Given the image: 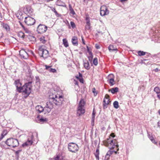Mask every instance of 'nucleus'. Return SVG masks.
<instances>
[{"label":"nucleus","mask_w":160,"mask_h":160,"mask_svg":"<svg viewBox=\"0 0 160 160\" xmlns=\"http://www.w3.org/2000/svg\"><path fill=\"white\" fill-rule=\"evenodd\" d=\"M154 91L158 94L160 93V89L158 87H156L154 88Z\"/></svg>","instance_id":"2f4dec72"},{"label":"nucleus","mask_w":160,"mask_h":160,"mask_svg":"<svg viewBox=\"0 0 160 160\" xmlns=\"http://www.w3.org/2000/svg\"><path fill=\"white\" fill-rule=\"evenodd\" d=\"M111 91L112 93L114 94L115 93L117 92L118 91V88L117 87L112 88L111 89L109 90V91Z\"/></svg>","instance_id":"bb28decb"},{"label":"nucleus","mask_w":160,"mask_h":160,"mask_svg":"<svg viewBox=\"0 0 160 160\" xmlns=\"http://www.w3.org/2000/svg\"><path fill=\"white\" fill-rule=\"evenodd\" d=\"M110 159V156L108 155H106L104 160H109Z\"/></svg>","instance_id":"c03bdc74"},{"label":"nucleus","mask_w":160,"mask_h":160,"mask_svg":"<svg viewBox=\"0 0 160 160\" xmlns=\"http://www.w3.org/2000/svg\"><path fill=\"white\" fill-rule=\"evenodd\" d=\"M16 16L18 19L21 20L23 18V14L21 11H18L16 14Z\"/></svg>","instance_id":"4be33fe9"},{"label":"nucleus","mask_w":160,"mask_h":160,"mask_svg":"<svg viewBox=\"0 0 160 160\" xmlns=\"http://www.w3.org/2000/svg\"><path fill=\"white\" fill-rule=\"evenodd\" d=\"M148 138L152 142L155 143V141L153 137L152 136H150V135H148Z\"/></svg>","instance_id":"ea45409f"},{"label":"nucleus","mask_w":160,"mask_h":160,"mask_svg":"<svg viewBox=\"0 0 160 160\" xmlns=\"http://www.w3.org/2000/svg\"><path fill=\"white\" fill-rule=\"evenodd\" d=\"M113 151H111L109 150L107 152L106 154L110 157V156L113 153Z\"/></svg>","instance_id":"58836bf2"},{"label":"nucleus","mask_w":160,"mask_h":160,"mask_svg":"<svg viewBox=\"0 0 160 160\" xmlns=\"http://www.w3.org/2000/svg\"><path fill=\"white\" fill-rule=\"evenodd\" d=\"M63 43L64 46L65 47H67L68 46V41L66 39L64 38L63 39Z\"/></svg>","instance_id":"7c9ffc66"},{"label":"nucleus","mask_w":160,"mask_h":160,"mask_svg":"<svg viewBox=\"0 0 160 160\" xmlns=\"http://www.w3.org/2000/svg\"><path fill=\"white\" fill-rule=\"evenodd\" d=\"M69 11H70V13L72 14L73 15H75V13L70 4L69 5Z\"/></svg>","instance_id":"c85d7f7f"},{"label":"nucleus","mask_w":160,"mask_h":160,"mask_svg":"<svg viewBox=\"0 0 160 160\" xmlns=\"http://www.w3.org/2000/svg\"><path fill=\"white\" fill-rule=\"evenodd\" d=\"M19 23H20V25L23 28V29H25V27L22 24V23L20 22H19Z\"/></svg>","instance_id":"603ef678"},{"label":"nucleus","mask_w":160,"mask_h":160,"mask_svg":"<svg viewBox=\"0 0 160 160\" xmlns=\"http://www.w3.org/2000/svg\"><path fill=\"white\" fill-rule=\"evenodd\" d=\"M5 143L8 146L13 148L18 147L19 144L18 139L14 138H10L8 139L6 141Z\"/></svg>","instance_id":"20e7f679"},{"label":"nucleus","mask_w":160,"mask_h":160,"mask_svg":"<svg viewBox=\"0 0 160 160\" xmlns=\"http://www.w3.org/2000/svg\"><path fill=\"white\" fill-rule=\"evenodd\" d=\"M103 143L106 146L108 147L110 149H113L116 147L118 148L117 151L119 150V146L115 139L113 140L112 138L110 137L104 141Z\"/></svg>","instance_id":"7ed1b4c3"},{"label":"nucleus","mask_w":160,"mask_h":160,"mask_svg":"<svg viewBox=\"0 0 160 160\" xmlns=\"http://www.w3.org/2000/svg\"><path fill=\"white\" fill-rule=\"evenodd\" d=\"M45 67L46 69L48 71L50 72L54 73L57 72V71L55 69L51 68V66L46 65Z\"/></svg>","instance_id":"f3484780"},{"label":"nucleus","mask_w":160,"mask_h":160,"mask_svg":"<svg viewBox=\"0 0 160 160\" xmlns=\"http://www.w3.org/2000/svg\"><path fill=\"white\" fill-rule=\"evenodd\" d=\"M63 98L62 95L58 94L50 93L49 96V100L43 108V112L44 114H48L53 107V104L57 106L61 105L63 103Z\"/></svg>","instance_id":"f257e3e1"},{"label":"nucleus","mask_w":160,"mask_h":160,"mask_svg":"<svg viewBox=\"0 0 160 160\" xmlns=\"http://www.w3.org/2000/svg\"><path fill=\"white\" fill-rule=\"evenodd\" d=\"M108 79H109V83L110 84V85L111 86L113 85L114 84V75L113 74H110L108 77Z\"/></svg>","instance_id":"dca6fc26"},{"label":"nucleus","mask_w":160,"mask_h":160,"mask_svg":"<svg viewBox=\"0 0 160 160\" xmlns=\"http://www.w3.org/2000/svg\"><path fill=\"white\" fill-rule=\"evenodd\" d=\"M99 149H97L95 152L94 153V155L96 158V159L97 160H99Z\"/></svg>","instance_id":"c756f323"},{"label":"nucleus","mask_w":160,"mask_h":160,"mask_svg":"<svg viewBox=\"0 0 160 160\" xmlns=\"http://www.w3.org/2000/svg\"><path fill=\"white\" fill-rule=\"evenodd\" d=\"M96 112H95V108H94L93 110V112L92 113V125H94V122L95 120V115Z\"/></svg>","instance_id":"393cba45"},{"label":"nucleus","mask_w":160,"mask_h":160,"mask_svg":"<svg viewBox=\"0 0 160 160\" xmlns=\"http://www.w3.org/2000/svg\"><path fill=\"white\" fill-rule=\"evenodd\" d=\"M86 20L87 24L85 26V29L86 30H89L90 29V23L89 21V15L88 14L86 15Z\"/></svg>","instance_id":"4468645a"},{"label":"nucleus","mask_w":160,"mask_h":160,"mask_svg":"<svg viewBox=\"0 0 160 160\" xmlns=\"http://www.w3.org/2000/svg\"><path fill=\"white\" fill-rule=\"evenodd\" d=\"M40 41L43 43H45L46 42V40L45 39L44 37H41L40 38Z\"/></svg>","instance_id":"e433bc0d"},{"label":"nucleus","mask_w":160,"mask_h":160,"mask_svg":"<svg viewBox=\"0 0 160 160\" xmlns=\"http://www.w3.org/2000/svg\"><path fill=\"white\" fill-rule=\"evenodd\" d=\"M70 24L71 25V26L72 27V28H75L76 25H75V23L73 22H70Z\"/></svg>","instance_id":"79ce46f5"},{"label":"nucleus","mask_w":160,"mask_h":160,"mask_svg":"<svg viewBox=\"0 0 160 160\" xmlns=\"http://www.w3.org/2000/svg\"><path fill=\"white\" fill-rule=\"evenodd\" d=\"M113 107L116 109L118 108V102L117 101H115L113 103Z\"/></svg>","instance_id":"473e14b6"},{"label":"nucleus","mask_w":160,"mask_h":160,"mask_svg":"<svg viewBox=\"0 0 160 160\" xmlns=\"http://www.w3.org/2000/svg\"><path fill=\"white\" fill-rule=\"evenodd\" d=\"M109 98V96L108 95L106 94L103 101V107L104 108H107V105L110 102Z\"/></svg>","instance_id":"f8f14e48"},{"label":"nucleus","mask_w":160,"mask_h":160,"mask_svg":"<svg viewBox=\"0 0 160 160\" xmlns=\"http://www.w3.org/2000/svg\"><path fill=\"white\" fill-rule=\"evenodd\" d=\"M26 10V12L31 14L32 12L33 9L31 8V7L28 6L26 7L25 10Z\"/></svg>","instance_id":"b1692460"},{"label":"nucleus","mask_w":160,"mask_h":160,"mask_svg":"<svg viewBox=\"0 0 160 160\" xmlns=\"http://www.w3.org/2000/svg\"><path fill=\"white\" fill-rule=\"evenodd\" d=\"M146 53L148 54V57H149L150 56L151 57V54L149 53H148V52H144L143 51H138V53L139 56H143V55H145L146 54Z\"/></svg>","instance_id":"412c9836"},{"label":"nucleus","mask_w":160,"mask_h":160,"mask_svg":"<svg viewBox=\"0 0 160 160\" xmlns=\"http://www.w3.org/2000/svg\"><path fill=\"white\" fill-rule=\"evenodd\" d=\"M18 35L20 36V37L22 38H24V34L22 32H20Z\"/></svg>","instance_id":"a19ab883"},{"label":"nucleus","mask_w":160,"mask_h":160,"mask_svg":"<svg viewBox=\"0 0 160 160\" xmlns=\"http://www.w3.org/2000/svg\"><path fill=\"white\" fill-rule=\"evenodd\" d=\"M18 91L19 92H23L26 94L24 97L26 98L30 94L31 92V82H29L28 83H25L22 87H21V83L19 80L15 81L14 82Z\"/></svg>","instance_id":"f03ea898"},{"label":"nucleus","mask_w":160,"mask_h":160,"mask_svg":"<svg viewBox=\"0 0 160 160\" xmlns=\"http://www.w3.org/2000/svg\"><path fill=\"white\" fill-rule=\"evenodd\" d=\"M85 102L84 100L81 99L79 102L77 111V116H80L84 113L85 111L84 108Z\"/></svg>","instance_id":"39448f33"},{"label":"nucleus","mask_w":160,"mask_h":160,"mask_svg":"<svg viewBox=\"0 0 160 160\" xmlns=\"http://www.w3.org/2000/svg\"><path fill=\"white\" fill-rule=\"evenodd\" d=\"M88 60L89 61H90V56H88Z\"/></svg>","instance_id":"0e129e2a"},{"label":"nucleus","mask_w":160,"mask_h":160,"mask_svg":"<svg viewBox=\"0 0 160 160\" xmlns=\"http://www.w3.org/2000/svg\"><path fill=\"white\" fill-rule=\"evenodd\" d=\"M39 120L41 122L43 123L47 122L48 119L46 118H44L42 117L41 118H39Z\"/></svg>","instance_id":"72a5a7b5"},{"label":"nucleus","mask_w":160,"mask_h":160,"mask_svg":"<svg viewBox=\"0 0 160 160\" xmlns=\"http://www.w3.org/2000/svg\"><path fill=\"white\" fill-rule=\"evenodd\" d=\"M115 152V154H117V151H113V152Z\"/></svg>","instance_id":"338daca9"},{"label":"nucleus","mask_w":160,"mask_h":160,"mask_svg":"<svg viewBox=\"0 0 160 160\" xmlns=\"http://www.w3.org/2000/svg\"><path fill=\"white\" fill-rule=\"evenodd\" d=\"M158 68H156L155 69V72H158Z\"/></svg>","instance_id":"680f3d73"},{"label":"nucleus","mask_w":160,"mask_h":160,"mask_svg":"<svg viewBox=\"0 0 160 160\" xmlns=\"http://www.w3.org/2000/svg\"><path fill=\"white\" fill-rule=\"evenodd\" d=\"M92 92L94 94V96H96L98 94V91L96 90L95 88H94L92 89Z\"/></svg>","instance_id":"c9c22d12"},{"label":"nucleus","mask_w":160,"mask_h":160,"mask_svg":"<svg viewBox=\"0 0 160 160\" xmlns=\"http://www.w3.org/2000/svg\"><path fill=\"white\" fill-rule=\"evenodd\" d=\"M3 28H4L6 31H10V27L9 25L6 23H3L2 24Z\"/></svg>","instance_id":"a878e982"},{"label":"nucleus","mask_w":160,"mask_h":160,"mask_svg":"<svg viewBox=\"0 0 160 160\" xmlns=\"http://www.w3.org/2000/svg\"><path fill=\"white\" fill-rule=\"evenodd\" d=\"M19 54L21 57L24 59H27L28 58V53L24 49H21L19 51Z\"/></svg>","instance_id":"ddd939ff"},{"label":"nucleus","mask_w":160,"mask_h":160,"mask_svg":"<svg viewBox=\"0 0 160 160\" xmlns=\"http://www.w3.org/2000/svg\"><path fill=\"white\" fill-rule=\"evenodd\" d=\"M78 74H79V75L78 76H76V78L77 79V78H82V75L81 73L80 72H79L78 73Z\"/></svg>","instance_id":"37998d69"},{"label":"nucleus","mask_w":160,"mask_h":160,"mask_svg":"<svg viewBox=\"0 0 160 160\" xmlns=\"http://www.w3.org/2000/svg\"><path fill=\"white\" fill-rule=\"evenodd\" d=\"M4 132H6V133L5 134V135L6 134V133H7V131H4L3 132V133H2V137H1V138H0V139H2V138H3V134L4 133Z\"/></svg>","instance_id":"09e8293b"},{"label":"nucleus","mask_w":160,"mask_h":160,"mask_svg":"<svg viewBox=\"0 0 160 160\" xmlns=\"http://www.w3.org/2000/svg\"><path fill=\"white\" fill-rule=\"evenodd\" d=\"M33 138V136L32 135L30 138H28L27 141L22 144V146L24 147L25 146H27L29 145H32V139Z\"/></svg>","instance_id":"2eb2a0df"},{"label":"nucleus","mask_w":160,"mask_h":160,"mask_svg":"<svg viewBox=\"0 0 160 160\" xmlns=\"http://www.w3.org/2000/svg\"><path fill=\"white\" fill-rule=\"evenodd\" d=\"M31 52H32V54L34 55V53H33V52L32 51H31Z\"/></svg>","instance_id":"774afa93"},{"label":"nucleus","mask_w":160,"mask_h":160,"mask_svg":"<svg viewBox=\"0 0 160 160\" xmlns=\"http://www.w3.org/2000/svg\"><path fill=\"white\" fill-rule=\"evenodd\" d=\"M47 29V26L43 24H40L37 28V31L38 33L42 34L46 32Z\"/></svg>","instance_id":"1a4fd4ad"},{"label":"nucleus","mask_w":160,"mask_h":160,"mask_svg":"<svg viewBox=\"0 0 160 160\" xmlns=\"http://www.w3.org/2000/svg\"><path fill=\"white\" fill-rule=\"evenodd\" d=\"M78 81H75V85H78Z\"/></svg>","instance_id":"bf43d9fd"},{"label":"nucleus","mask_w":160,"mask_h":160,"mask_svg":"<svg viewBox=\"0 0 160 160\" xmlns=\"http://www.w3.org/2000/svg\"><path fill=\"white\" fill-rule=\"evenodd\" d=\"M148 61V60L147 59H144L143 60V63L146 64V63L147 62V61Z\"/></svg>","instance_id":"5fc2aeb1"},{"label":"nucleus","mask_w":160,"mask_h":160,"mask_svg":"<svg viewBox=\"0 0 160 160\" xmlns=\"http://www.w3.org/2000/svg\"><path fill=\"white\" fill-rule=\"evenodd\" d=\"M72 42L74 46H77L78 45V38L76 37H73L72 39Z\"/></svg>","instance_id":"a211bd4d"},{"label":"nucleus","mask_w":160,"mask_h":160,"mask_svg":"<svg viewBox=\"0 0 160 160\" xmlns=\"http://www.w3.org/2000/svg\"><path fill=\"white\" fill-rule=\"evenodd\" d=\"M95 47L97 49H99L100 48V46L99 44H95Z\"/></svg>","instance_id":"de8ad7c7"},{"label":"nucleus","mask_w":160,"mask_h":160,"mask_svg":"<svg viewBox=\"0 0 160 160\" xmlns=\"http://www.w3.org/2000/svg\"><path fill=\"white\" fill-rule=\"evenodd\" d=\"M22 151V149H19L15 152V154L17 157L18 158L19 157V153Z\"/></svg>","instance_id":"4c0bfd02"},{"label":"nucleus","mask_w":160,"mask_h":160,"mask_svg":"<svg viewBox=\"0 0 160 160\" xmlns=\"http://www.w3.org/2000/svg\"><path fill=\"white\" fill-rule=\"evenodd\" d=\"M158 113L159 114V115H160V109H159L158 111Z\"/></svg>","instance_id":"69168bd1"},{"label":"nucleus","mask_w":160,"mask_h":160,"mask_svg":"<svg viewBox=\"0 0 160 160\" xmlns=\"http://www.w3.org/2000/svg\"><path fill=\"white\" fill-rule=\"evenodd\" d=\"M55 13L56 14V15L57 16L58 15V13L57 12L56 10L55 9H54V10H53Z\"/></svg>","instance_id":"864d4df0"},{"label":"nucleus","mask_w":160,"mask_h":160,"mask_svg":"<svg viewBox=\"0 0 160 160\" xmlns=\"http://www.w3.org/2000/svg\"><path fill=\"white\" fill-rule=\"evenodd\" d=\"M56 4L58 6H62L66 7V6L65 3L63 2L61 0H58L56 2Z\"/></svg>","instance_id":"6ab92c4d"},{"label":"nucleus","mask_w":160,"mask_h":160,"mask_svg":"<svg viewBox=\"0 0 160 160\" xmlns=\"http://www.w3.org/2000/svg\"><path fill=\"white\" fill-rule=\"evenodd\" d=\"M82 42H83V43L84 44H85V43H84V40L82 38Z\"/></svg>","instance_id":"e2e57ef3"},{"label":"nucleus","mask_w":160,"mask_h":160,"mask_svg":"<svg viewBox=\"0 0 160 160\" xmlns=\"http://www.w3.org/2000/svg\"><path fill=\"white\" fill-rule=\"evenodd\" d=\"M158 126L160 128V121L158 122Z\"/></svg>","instance_id":"4d7b16f0"},{"label":"nucleus","mask_w":160,"mask_h":160,"mask_svg":"<svg viewBox=\"0 0 160 160\" xmlns=\"http://www.w3.org/2000/svg\"><path fill=\"white\" fill-rule=\"evenodd\" d=\"M25 23L28 25H32L35 22V20L30 17H25Z\"/></svg>","instance_id":"9d476101"},{"label":"nucleus","mask_w":160,"mask_h":160,"mask_svg":"<svg viewBox=\"0 0 160 160\" xmlns=\"http://www.w3.org/2000/svg\"><path fill=\"white\" fill-rule=\"evenodd\" d=\"M78 80H79L80 82L82 83H83V79L82 78H77Z\"/></svg>","instance_id":"49530a36"},{"label":"nucleus","mask_w":160,"mask_h":160,"mask_svg":"<svg viewBox=\"0 0 160 160\" xmlns=\"http://www.w3.org/2000/svg\"><path fill=\"white\" fill-rule=\"evenodd\" d=\"M84 66L86 69H89L90 68L89 64L88 61H84Z\"/></svg>","instance_id":"cd10ccee"},{"label":"nucleus","mask_w":160,"mask_h":160,"mask_svg":"<svg viewBox=\"0 0 160 160\" xmlns=\"http://www.w3.org/2000/svg\"><path fill=\"white\" fill-rule=\"evenodd\" d=\"M24 29V30H25V32L27 33H29V30L27 29V28H25V29Z\"/></svg>","instance_id":"8fccbe9b"},{"label":"nucleus","mask_w":160,"mask_h":160,"mask_svg":"<svg viewBox=\"0 0 160 160\" xmlns=\"http://www.w3.org/2000/svg\"><path fill=\"white\" fill-rule=\"evenodd\" d=\"M93 63L94 65L96 66L98 64V58H94L93 61Z\"/></svg>","instance_id":"f704fd0d"},{"label":"nucleus","mask_w":160,"mask_h":160,"mask_svg":"<svg viewBox=\"0 0 160 160\" xmlns=\"http://www.w3.org/2000/svg\"><path fill=\"white\" fill-rule=\"evenodd\" d=\"M38 52L40 56L44 58H47L49 55L48 51L43 48L42 46L39 47Z\"/></svg>","instance_id":"0eeeda50"},{"label":"nucleus","mask_w":160,"mask_h":160,"mask_svg":"<svg viewBox=\"0 0 160 160\" xmlns=\"http://www.w3.org/2000/svg\"><path fill=\"white\" fill-rule=\"evenodd\" d=\"M159 26L160 25H157L155 27H153L151 29V32L152 33L153 36L160 39V28L159 27Z\"/></svg>","instance_id":"423d86ee"},{"label":"nucleus","mask_w":160,"mask_h":160,"mask_svg":"<svg viewBox=\"0 0 160 160\" xmlns=\"http://www.w3.org/2000/svg\"><path fill=\"white\" fill-rule=\"evenodd\" d=\"M109 13V11L107 8L105 6H102L100 8V15L103 16L108 15Z\"/></svg>","instance_id":"9b49d317"},{"label":"nucleus","mask_w":160,"mask_h":160,"mask_svg":"<svg viewBox=\"0 0 160 160\" xmlns=\"http://www.w3.org/2000/svg\"><path fill=\"white\" fill-rule=\"evenodd\" d=\"M62 158H61L60 156H57L55 158V160H62Z\"/></svg>","instance_id":"a18cd8bd"},{"label":"nucleus","mask_w":160,"mask_h":160,"mask_svg":"<svg viewBox=\"0 0 160 160\" xmlns=\"http://www.w3.org/2000/svg\"><path fill=\"white\" fill-rule=\"evenodd\" d=\"M68 149L70 151L75 152L78 150V147L77 144L74 143H70L68 145Z\"/></svg>","instance_id":"6e6552de"},{"label":"nucleus","mask_w":160,"mask_h":160,"mask_svg":"<svg viewBox=\"0 0 160 160\" xmlns=\"http://www.w3.org/2000/svg\"><path fill=\"white\" fill-rule=\"evenodd\" d=\"M87 50H88V53L90 55V50H89V48L88 46H87Z\"/></svg>","instance_id":"6e6d98bb"},{"label":"nucleus","mask_w":160,"mask_h":160,"mask_svg":"<svg viewBox=\"0 0 160 160\" xmlns=\"http://www.w3.org/2000/svg\"><path fill=\"white\" fill-rule=\"evenodd\" d=\"M157 96L158 98L160 99V92L157 94Z\"/></svg>","instance_id":"13d9d810"},{"label":"nucleus","mask_w":160,"mask_h":160,"mask_svg":"<svg viewBox=\"0 0 160 160\" xmlns=\"http://www.w3.org/2000/svg\"><path fill=\"white\" fill-rule=\"evenodd\" d=\"M110 136L112 138H114L115 136V135L114 133H112L110 135Z\"/></svg>","instance_id":"3c124183"},{"label":"nucleus","mask_w":160,"mask_h":160,"mask_svg":"<svg viewBox=\"0 0 160 160\" xmlns=\"http://www.w3.org/2000/svg\"><path fill=\"white\" fill-rule=\"evenodd\" d=\"M90 55H91V58H92L93 57L92 54V53L91 52Z\"/></svg>","instance_id":"052dcab7"},{"label":"nucleus","mask_w":160,"mask_h":160,"mask_svg":"<svg viewBox=\"0 0 160 160\" xmlns=\"http://www.w3.org/2000/svg\"><path fill=\"white\" fill-rule=\"evenodd\" d=\"M108 48L109 51L111 52H113L117 50V48L114 47L113 45H111L109 46Z\"/></svg>","instance_id":"5701e85b"},{"label":"nucleus","mask_w":160,"mask_h":160,"mask_svg":"<svg viewBox=\"0 0 160 160\" xmlns=\"http://www.w3.org/2000/svg\"><path fill=\"white\" fill-rule=\"evenodd\" d=\"M35 108L39 113L43 112V108L40 105H37L36 107Z\"/></svg>","instance_id":"aec40b11"}]
</instances>
